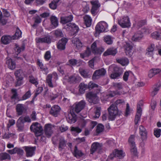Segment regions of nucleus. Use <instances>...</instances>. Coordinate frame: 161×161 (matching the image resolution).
<instances>
[{
	"instance_id": "25",
	"label": "nucleus",
	"mask_w": 161,
	"mask_h": 161,
	"mask_svg": "<svg viewBox=\"0 0 161 161\" xmlns=\"http://www.w3.org/2000/svg\"><path fill=\"white\" fill-rule=\"evenodd\" d=\"M72 42L76 46L78 49L81 48L82 46V43L78 38L76 37L73 38L72 40Z\"/></svg>"
},
{
	"instance_id": "33",
	"label": "nucleus",
	"mask_w": 161,
	"mask_h": 161,
	"mask_svg": "<svg viewBox=\"0 0 161 161\" xmlns=\"http://www.w3.org/2000/svg\"><path fill=\"white\" fill-rule=\"evenodd\" d=\"M59 1V0H53L49 4V7L51 9L53 10L57 8L58 3Z\"/></svg>"
},
{
	"instance_id": "8",
	"label": "nucleus",
	"mask_w": 161,
	"mask_h": 161,
	"mask_svg": "<svg viewBox=\"0 0 161 161\" xmlns=\"http://www.w3.org/2000/svg\"><path fill=\"white\" fill-rule=\"evenodd\" d=\"M118 22L119 25L123 28H128L130 26V19L128 16L124 17L120 20H119Z\"/></svg>"
},
{
	"instance_id": "62",
	"label": "nucleus",
	"mask_w": 161,
	"mask_h": 161,
	"mask_svg": "<svg viewBox=\"0 0 161 161\" xmlns=\"http://www.w3.org/2000/svg\"><path fill=\"white\" fill-rule=\"evenodd\" d=\"M54 34L57 37H63V34L61 30H57L55 31Z\"/></svg>"
},
{
	"instance_id": "50",
	"label": "nucleus",
	"mask_w": 161,
	"mask_h": 161,
	"mask_svg": "<svg viewBox=\"0 0 161 161\" xmlns=\"http://www.w3.org/2000/svg\"><path fill=\"white\" fill-rule=\"evenodd\" d=\"M0 22L3 25H5L7 22L6 17L3 16L1 11H0Z\"/></svg>"
},
{
	"instance_id": "63",
	"label": "nucleus",
	"mask_w": 161,
	"mask_h": 161,
	"mask_svg": "<svg viewBox=\"0 0 161 161\" xmlns=\"http://www.w3.org/2000/svg\"><path fill=\"white\" fill-rule=\"evenodd\" d=\"M68 62L71 66H75L77 65V60L75 59H69Z\"/></svg>"
},
{
	"instance_id": "32",
	"label": "nucleus",
	"mask_w": 161,
	"mask_h": 161,
	"mask_svg": "<svg viewBox=\"0 0 161 161\" xmlns=\"http://www.w3.org/2000/svg\"><path fill=\"white\" fill-rule=\"evenodd\" d=\"M99 147V143L98 142H94L91 146L90 149L91 153L93 154Z\"/></svg>"
},
{
	"instance_id": "56",
	"label": "nucleus",
	"mask_w": 161,
	"mask_h": 161,
	"mask_svg": "<svg viewBox=\"0 0 161 161\" xmlns=\"http://www.w3.org/2000/svg\"><path fill=\"white\" fill-rule=\"evenodd\" d=\"M96 131L97 132L100 133L102 132L104 129V126L101 124H98L97 127Z\"/></svg>"
},
{
	"instance_id": "2",
	"label": "nucleus",
	"mask_w": 161,
	"mask_h": 161,
	"mask_svg": "<svg viewBox=\"0 0 161 161\" xmlns=\"http://www.w3.org/2000/svg\"><path fill=\"white\" fill-rule=\"evenodd\" d=\"M30 129L35 133L36 136H41L43 133V129L42 126L37 122L33 123L31 126Z\"/></svg>"
},
{
	"instance_id": "31",
	"label": "nucleus",
	"mask_w": 161,
	"mask_h": 161,
	"mask_svg": "<svg viewBox=\"0 0 161 161\" xmlns=\"http://www.w3.org/2000/svg\"><path fill=\"white\" fill-rule=\"evenodd\" d=\"M24 105L21 104H18L16 106V110L19 115H21L25 110Z\"/></svg>"
},
{
	"instance_id": "5",
	"label": "nucleus",
	"mask_w": 161,
	"mask_h": 161,
	"mask_svg": "<svg viewBox=\"0 0 161 161\" xmlns=\"http://www.w3.org/2000/svg\"><path fill=\"white\" fill-rule=\"evenodd\" d=\"M86 105V103L84 100L76 102L73 105L74 107L73 110H74L76 113H78L84 108Z\"/></svg>"
},
{
	"instance_id": "55",
	"label": "nucleus",
	"mask_w": 161,
	"mask_h": 161,
	"mask_svg": "<svg viewBox=\"0 0 161 161\" xmlns=\"http://www.w3.org/2000/svg\"><path fill=\"white\" fill-rule=\"evenodd\" d=\"M146 21L145 20H142L139 21L137 23V29H138L145 25Z\"/></svg>"
},
{
	"instance_id": "38",
	"label": "nucleus",
	"mask_w": 161,
	"mask_h": 161,
	"mask_svg": "<svg viewBox=\"0 0 161 161\" xmlns=\"http://www.w3.org/2000/svg\"><path fill=\"white\" fill-rule=\"evenodd\" d=\"M79 72L81 75L85 78L89 77L91 75L89 74L87 71L83 69H79Z\"/></svg>"
},
{
	"instance_id": "4",
	"label": "nucleus",
	"mask_w": 161,
	"mask_h": 161,
	"mask_svg": "<svg viewBox=\"0 0 161 161\" xmlns=\"http://www.w3.org/2000/svg\"><path fill=\"white\" fill-rule=\"evenodd\" d=\"M86 97L88 99V101L91 103L96 104L99 102V99L97 94L94 93L89 92L86 94Z\"/></svg>"
},
{
	"instance_id": "9",
	"label": "nucleus",
	"mask_w": 161,
	"mask_h": 161,
	"mask_svg": "<svg viewBox=\"0 0 161 161\" xmlns=\"http://www.w3.org/2000/svg\"><path fill=\"white\" fill-rule=\"evenodd\" d=\"M106 73L105 69L103 68L96 70L93 73L92 78L93 80H96L100 77L104 76Z\"/></svg>"
},
{
	"instance_id": "58",
	"label": "nucleus",
	"mask_w": 161,
	"mask_h": 161,
	"mask_svg": "<svg viewBox=\"0 0 161 161\" xmlns=\"http://www.w3.org/2000/svg\"><path fill=\"white\" fill-rule=\"evenodd\" d=\"M154 48L155 45L153 44H151L148 46L147 49V51L148 52V53H152L154 50Z\"/></svg>"
},
{
	"instance_id": "36",
	"label": "nucleus",
	"mask_w": 161,
	"mask_h": 161,
	"mask_svg": "<svg viewBox=\"0 0 161 161\" xmlns=\"http://www.w3.org/2000/svg\"><path fill=\"white\" fill-rule=\"evenodd\" d=\"M1 40L3 43L7 44L9 43L11 41V38L9 36H5L1 38Z\"/></svg>"
},
{
	"instance_id": "10",
	"label": "nucleus",
	"mask_w": 161,
	"mask_h": 161,
	"mask_svg": "<svg viewBox=\"0 0 161 161\" xmlns=\"http://www.w3.org/2000/svg\"><path fill=\"white\" fill-rule=\"evenodd\" d=\"M67 141L63 136H60L58 139V149L59 151H62L66 147Z\"/></svg>"
},
{
	"instance_id": "12",
	"label": "nucleus",
	"mask_w": 161,
	"mask_h": 161,
	"mask_svg": "<svg viewBox=\"0 0 161 161\" xmlns=\"http://www.w3.org/2000/svg\"><path fill=\"white\" fill-rule=\"evenodd\" d=\"M60 110V108L59 106L55 105L51 108L49 113L53 116L56 117L59 114Z\"/></svg>"
},
{
	"instance_id": "49",
	"label": "nucleus",
	"mask_w": 161,
	"mask_h": 161,
	"mask_svg": "<svg viewBox=\"0 0 161 161\" xmlns=\"http://www.w3.org/2000/svg\"><path fill=\"white\" fill-rule=\"evenodd\" d=\"M31 94L30 90L27 92L19 101L25 100L30 97Z\"/></svg>"
},
{
	"instance_id": "28",
	"label": "nucleus",
	"mask_w": 161,
	"mask_h": 161,
	"mask_svg": "<svg viewBox=\"0 0 161 161\" xmlns=\"http://www.w3.org/2000/svg\"><path fill=\"white\" fill-rule=\"evenodd\" d=\"M160 86L161 85L159 82H158L154 86L153 90L152 92L151 93V95L152 97H154L157 94L160 89Z\"/></svg>"
},
{
	"instance_id": "37",
	"label": "nucleus",
	"mask_w": 161,
	"mask_h": 161,
	"mask_svg": "<svg viewBox=\"0 0 161 161\" xmlns=\"http://www.w3.org/2000/svg\"><path fill=\"white\" fill-rule=\"evenodd\" d=\"M51 23L55 27L58 25V18L55 16L52 15L50 17Z\"/></svg>"
},
{
	"instance_id": "11",
	"label": "nucleus",
	"mask_w": 161,
	"mask_h": 161,
	"mask_svg": "<svg viewBox=\"0 0 161 161\" xmlns=\"http://www.w3.org/2000/svg\"><path fill=\"white\" fill-rule=\"evenodd\" d=\"M27 157L32 156L34 154L36 150V147L25 146L24 147Z\"/></svg>"
},
{
	"instance_id": "42",
	"label": "nucleus",
	"mask_w": 161,
	"mask_h": 161,
	"mask_svg": "<svg viewBox=\"0 0 161 161\" xmlns=\"http://www.w3.org/2000/svg\"><path fill=\"white\" fill-rule=\"evenodd\" d=\"M142 112H141L140 111L138 110V111H137L135 119V125L137 124L139 121H140L142 115Z\"/></svg>"
},
{
	"instance_id": "22",
	"label": "nucleus",
	"mask_w": 161,
	"mask_h": 161,
	"mask_svg": "<svg viewBox=\"0 0 161 161\" xmlns=\"http://www.w3.org/2000/svg\"><path fill=\"white\" fill-rule=\"evenodd\" d=\"M6 64L8 65V67L11 69L13 70L16 67L15 63L12 61V59L10 58H7Z\"/></svg>"
},
{
	"instance_id": "24",
	"label": "nucleus",
	"mask_w": 161,
	"mask_h": 161,
	"mask_svg": "<svg viewBox=\"0 0 161 161\" xmlns=\"http://www.w3.org/2000/svg\"><path fill=\"white\" fill-rule=\"evenodd\" d=\"M25 49V45L24 44H23L20 47H19L18 45L15 44L14 50L15 51V53L17 55L21 52L24 51Z\"/></svg>"
},
{
	"instance_id": "35",
	"label": "nucleus",
	"mask_w": 161,
	"mask_h": 161,
	"mask_svg": "<svg viewBox=\"0 0 161 161\" xmlns=\"http://www.w3.org/2000/svg\"><path fill=\"white\" fill-rule=\"evenodd\" d=\"M117 61L118 63L121 64L123 66L127 65L129 63V60L126 58H122L120 59H117Z\"/></svg>"
},
{
	"instance_id": "1",
	"label": "nucleus",
	"mask_w": 161,
	"mask_h": 161,
	"mask_svg": "<svg viewBox=\"0 0 161 161\" xmlns=\"http://www.w3.org/2000/svg\"><path fill=\"white\" fill-rule=\"evenodd\" d=\"M108 110V119L110 120H114L117 116L121 114V112L119 111L117 107L114 104H111Z\"/></svg>"
},
{
	"instance_id": "45",
	"label": "nucleus",
	"mask_w": 161,
	"mask_h": 161,
	"mask_svg": "<svg viewBox=\"0 0 161 161\" xmlns=\"http://www.w3.org/2000/svg\"><path fill=\"white\" fill-rule=\"evenodd\" d=\"M104 40L105 42L108 44H111L113 43V41L111 36L107 35L105 36L104 38Z\"/></svg>"
},
{
	"instance_id": "19",
	"label": "nucleus",
	"mask_w": 161,
	"mask_h": 161,
	"mask_svg": "<svg viewBox=\"0 0 161 161\" xmlns=\"http://www.w3.org/2000/svg\"><path fill=\"white\" fill-rule=\"evenodd\" d=\"M44 132L46 136L48 138L51 136L53 133V130L51 125L49 124H46L45 125Z\"/></svg>"
},
{
	"instance_id": "47",
	"label": "nucleus",
	"mask_w": 161,
	"mask_h": 161,
	"mask_svg": "<svg viewBox=\"0 0 161 161\" xmlns=\"http://www.w3.org/2000/svg\"><path fill=\"white\" fill-rule=\"evenodd\" d=\"M90 3L92 5V7L96 8L98 9V8L100 6V4L97 1H92Z\"/></svg>"
},
{
	"instance_id": "26",
	"label": "nucleus",
	"mask_w": 161,
	"mask_h": 161,
	"mask_svg": "<svg viewBox=\"0 0 161 161\" xmlns=\"http://www.w3.org/2000/svg\"><path fill=\"white\" fill-rule=\"evenodd\" d=\"M143 37L142 33L139 31V32L135 34L132 36V40L133 41L136 42L141 40Z\"/></svg>"
},
{
	"instance_id": "57",
	"label": "nucleus",
	"mask_w": 161,
	"mask_h": 161,
	"mask_svg": "<svg viewBox=\"0 0 161 161\" xmlns=\"http://www.w3.org/2000/svg\"><path fill=\"white\" fill-rule=\"evenodd\" d=\"M104 50V49L102 47H100L99 48H97L93 53L95 54H100L103 53Z\"/></svg>"
},
{
	"instance_id": "48",
	"label": "nucleus",
	"mask_w": 161,
	"mask_h": 161,
	"mask_svg": "<svg viewBox=\"0 0 161 161\" xmlns=\"http://www.w3.org/2000/svg\"><path fill=\"white\" fill-rule=\"evenodd\" d=\"M0 158L2 160L6 159H10L11 157L9 154L7 153H2L0 154Z\"/></svg>"
},
{
	"instance_id": "3",
	"label": "nucleus",
	"mask_w": 161,
	"mask_h": 161,
	"mask_svg": "<svg viewBox=\"0 0 161 161\" xmlns=\"http://www.w3.org/2000/svg\"><path fill=\"white\" fill-rule=\"evenodd\" d=\"M125 156V153L123 152L122 150L116 149L113 151L112 153L108 157L107 161L109 160H112L114 157H117L119 158H123Z\"/></svg>"
},
{
	"instance_id": "53",
	"label": "nucleus",
	"mask_w": 161,
	"mask_h": 161,
	"mask_svg": "<svg viewBox=\"0 0 161 161\" xmlns=\"http://www.w3.org/2000/svg\"><path fill=\"white\" fill-rule=\"evenodd\" d=\"M101 108L100 107H97L96 108V110L95 112V115L94 117L96 118H98L100 115V110Z\"/></svg>"
},
{
	"instance_id": "52",
	"label": "nucleus",
	"mask_w": 161,
	"mask_h": 161,
	"mask_svg": "<svg viewBox=\"0 0 161 161\" xmlns=\"http://www.w3.org/2000/svg\"><path fill=\"white\" fill-rule=\"evenodd\" d=\"M161 130L160 129H154V134L155 136L158 138L160 137L161 135Z\"/></svg>"
},
{
	"instance_id": "27",
	"label": "nucleus",
	"mask_w": 161,
	"mask_h": 161,
	"mask_svg": "<svg viewBox=\"0 0 161 161\" xmlns=\"http://www.w3.org/2000/svg\"><path fill=\"white\" fill-rule=\"evenodd\" d=\"M79 92L80 94H83L85 93V90L88 88L87 85L84 83H81L79 86Z\"/></svg>"
},
{
	"instance_id": "20",
	"label": "nucleus",
	"mask_w": 161,
	"mask_h": 161,
	"mask_svg": "<svg viewBox=\"0 0 161 161\" xmlns=\"http://www.w3.org/2000/svg\"><path fill=\"white\" fill-rule=\"evenodd\" d=\"M22 119L19 118L18 119L16 123V126L18 128L17 130L19 131H23L24 129V122Z\"/></svg>"
},
{
	"instance_id": "17",
	"label": "nucleus",
	"mask_w": 161,
	"mask_h": 161,
	"mask_svg": "<svg viewBox=\"0 0 161 161\" xmlns=\"http://www.w3.org/2000/svg\"><path fill=\"white\" fill-rule=\"evenodd\" d=\"M140 134L143 140H146L147 138V131L144 127L141 125L139 126Z\"/></svg>"
},
{
	"instance_id": "15",
	"label": "nucleus",
	"mask_w": 161,
	"mask_h": 161,
	"mask_svg": "<svg viewBox=\"0 0 161 161\" xmlns=\"http://www.w3.org/2000/svg\"><path fill=\"white\" fill-rule=\"evenodd\" d=\"M124 47L125 48V52L126 55L130 57L131 56L133 52L132 46L129 43H126L124 45Z\"/></svg>"
},
{
	"instance_id": "59",
	"label": "nucleus",
	"mask_w": 161,
	"mask_h": 161,
	"mask_svg": "<svg viewBox=\"0 0 161 161\" xmlns=\"http://www.w3.org/2000/svg\"><path fill=\"white\" fill-rule=\"evenodd\" d=\"M130 151L131 153L134 155H137V152L136 148V146L133 147H130Z\"/></svg>"
},
{
	"instance_id": "46",
	"label": "nucleus",
	"mask_w": 161,
	"mask_h": 161,
	"mask_svg": "<svg viewBox=\"0 0 161 161\" xmlns=\"http://www.w3.org/2000/svg\"><path fill=\"white\" fill-rule=\"evenodd\" d=\"M14 74L16 78L23 77V73L22 70L20 69L16 70Z\"/></svg>"
},
{
	"instance_id": "64",
	"label": "nucleus",
	"mask_w": 161,
	"mask_h": 161,
	"mask_svg": "<svg viewBox=\"0 0 161 161\" xmlns=\"http://www.w3.org/2000/svg\"><path fill=\"white\" fill-rule=\"evenodd\" d=\"M98 85L95 83H93L91 82H90L88 85H87V88L89 90H91L94 87H98Z\"/></svg>"
},
{
	"instance_id": "34",
	"label": "nucleus",
	"mask_w": 161,
	"mask_h": 161,
	"mask_svg": "<svg viewBox=\"0 0 161 161\" xmlns=\"http://www.w3.org/2000/svg\"><path fill=\"white\" fill-rule=\"evenodd\" d=\"M152 37L154 39H161V30L158 31H155L151 34Z\"/></svg>"
},
{
	"instance_id": "51",
	"label": "nucleus",
	"mask_w": 161,
	"mask_h": 161,
	"mask_svg": "<svg viewBox=\"0 0 161 161\" xmlns=\"http://www.w3.org/2000/svg\"><path fill=\"white\" fill-rule=\"evenodd\" d=\"M29 80L30 82L34 84L36 86H37L38 82L37 81H36L34 77L32 75L29 76Z\"/></svg>"
},
{
	"instance_id": "60",
	"label": "nucleus",
	"mask_w": 161,
	"mask_h": 161,
	"mask_svg": "<svg viewBox=\"0 0 161 161\" xmlns=\"http://www.w3.org/2000/svg\"><path fill=\"white\" fill-rule=\"evenodd\" d=\"M121 76V75L113 72V73L111 74L110 77L111 79H119Z\"/></svg>"
},
{
	"instance_id": "18",
	"label": "nucleus",
	"mask_w": 161,
	"mask_h": 161,
	"mask_svg": "<svg viewBox=\"0 0 161 161\" xmlns=\"http://www.w3.org/2000/svg\"><path fill=\"white\" fill-rule=\"evenodd\" d=\"M117 53V50L116 48H110L108 49L103 54L104 56H107L111 55L114 56Z\"/></svg>"
},
{
	"instance_id": "41",
	"label": "nucleus",
	"mask_w": 161,
	"mask_h": 161,
	"mask_svg": "<svg viewBox=\"0 0 161 161\" xmlns=\"http://www.w3.org/2000/svg\"><path fill=\"white\" fill-rule=\"evenodd\" d=\"M67 25L69 28L70 27L71 28L75 33H77L78 31L79 28L78 26L76 25L74 23H69Z\"/></svg>"
},
{
	"instance_id": "44",
	"label": "nucleus",
	"mask_w": 161,
	"mask_h": 161,
	"mask_svg": "<svg viewBox=\"0 0 161 161\" xmlns=\"http://www.w3.org/2000/svg\"><path fill=\"white\" fill-rule=\"evenodd\" d=\"M52 76L51 75H48L46 79L47 82L48 86L51 87H53V85L52 84Z\"/></svg>"
},
{
	"instance_id": "6",
	"label": "nucleus",
	"mask_w": 161,
	"mask_h": 161,
	"mask_svg": "<svg viewBox=\"0 0 161 161\" xmlns=\"http://www.w3.org/2000/svg\"><path fill=\"white\" fill-rule=\"evenodd\" d=\"M64 79L70 83L75 84L79 82L81 80V78L79 75H74L70 76H65Z\"/></svg>"
},
{
	"instance_id": "54",
	"label": "nucleus",
	"mask_w": 161,
	"mask_h": 161,
	"mask_svg": "<svg viewBox=\"0 0 161 161\" xmlns=\"http://www.w3.org/2000/svg\"><path fill=\"white\" fill-rule=\"evenodd\" d=\"M16 81L15 83L16 86H20L22 84V80L23 77L16 78Z\"/></svg>"
},
{
	"instance_id": "29",
	"label": "nucleus",
	"mask_w": 161,
	"mask_h": 161,
	"mask_svg": "<svg viewBox=\"0 0 161 161\" xmlns=\"http://www.w3.org/2000/svg\"><path fill=\"white\" fill-rule=\"evenodd\" d=\"M37 64L39 67L41 71H43L46 74L48 73V71L47 68L45 66H44L42 63L41 62L40 60H39L37 61Z\"/></svg>"
},
{
	"instance_id": "39",
	"label": "nucleus",
	"mask_w": 161,
	"mask_h": 161,
	"mask_svg": "<svg viewBox=\"0 0 161 161\" xmlns=\"http://www.w3.org/2000/svg\"><path fill=\"white\" fill-rule=\"evenodd\" d=\"M113 72L117 73L120 75L123 74V71L122 68L118 66H115L113 68Z\"/></svg>"
},
{
	"instance_id": "23",
	"label": "nucleus",
	"mask_w": 161,
	"mask_h": 161,
	"mask_svg": "<svg viewBox=\"0 0 161 161\" xmlns=\"http://www.w3.org/2000/svg\"><path fill=\"white\" fill-rule=\"evenodd\" d=\"M73 154L74 156L76 158L81 157L84 155L81 150L78 149L77 146L75 147Z\"/></svg>"
},
{
	"instance_id": "30",
	"label": "nucleus",
	"mask_w": 161,
	"mask_h": 161,
	"mask_svg": "<svg viewBox=\"0 0 161 161\" xmlns=\"http://www.w3.org/2000/svg\"><path fill=\"white\" fill-rule=\"evenodd\" d=\"M85 23L87 27H89L91 25L92 19L88 15H86L83 17Z\"/></svg>"
},
{
	"instance_id": "40",
	"label": "nucleus",
	"mask_w": 161,
	"mask_h": 161,
	"mask_svg": "<svg viewBox=\"0 0 161 161\" xmlns=\"http://www.w3.org/2000/svg\"><path fill=\"white\" fill-rule=\"evenodd\" d=\"M135 136L133 135H131L128 140V142L130 147H133L135 146Z\"/></svg>"
},
{
	"instance_id": "16",
	"label": "nucleus",
	"mask_w": 161,
	"mask_h": 161,
	"mask_svg": "<svg viewBox=\"0 0 161 161\" xmlns=\"http://www.w3.org/2000/svg\"><path fill=\"white\" fill-rule=\"evenodd\" d=\"M67 42V39L65 38H63L60 40L57 44L58 48L60 50H64L65 49V45Z\"/></svg>"
},
{
	"instance_id": "43",
	"label": "nucleus",
	"mask_w": 161,
	"mask_h": 161,
	"mask_svg": "<svg viewBox=\"0 0 161 161\" xmlns=\"http://www.w3.org/2000/svg\"><path fill=\"white\" fill-rule=\"evenodd\" d=\"M90 53L91 52L90 50L87 48L84 53H80V57L81 58H85L88 57Z\"/></svg>"
},
{
	"instance_id": "61",
	"label": "nucleus",
	"mask_w": 161,
	"mask_h": 161,
	"mask_svg": "<svg viewBox=\"0 0 161 161\" xmlns=\"http://www.w3.org/2000/svg\"><path fill=\"white\" fill-rule=\"evenodd\" d=\"M11 92L13 93L12 96L11 97L12 99H16L18 95L17 93V90L16 89H13L11 90Z\"/></svg>"
},
{
	"instance_id": "21",
	"label": "nucleus",
	"mask_w": 161,
	"mask_h": 161,
	"mask_svg": "<svg viewBox=\"0 0 161 161\" xmlns=\"http://www.w3.org/2000/svg\"><path fill=\"white\" fill-rule=\"evenodd\" d=\"M73 18L72 15H70L68 16L62 17L60 19V22L62 24H65L73 20Z\"/></svg>"
},
{
	"instance_id": "13",
	"label": "nucleus",
	"mask_w": 161,
	"mask_h": 161,
	"mask_svg": "<svg viewBox=\"0 0 161 161\" xmlns=\"http://www.w3.org/2000/svg\"><path fill=\"white\" fill-rule=\"evenodd\" d=\"M66 118L68 123L73 124L76 121L77 117L76 115L72 111L68 114Z\"/></svg>"
},
{
	"instance_id": "14",
	"label": "nucleus",
	"mask_w": 161,
	"mask_h": 161,
	"mask_svg": "<svg viewBox=\"0 0 161 161\" xmlns=\"http://www.w3.org/2000/svg\"><path fill=\"white\" fill-rule=\"evenodd\" d=\"M37 43H50L51 42V38L49 36H47L43 38H37L36 39Z\"/></svg>"
},
{
	"instance_id": "7",
	"label": "nucleus",
	"mask_w": 161,
	"mask_h": 161,
	"mask_svg": "<svg viewBox=\"0 0 161 161\" xmlns=\"http://www.w3.org/2000/svg\"><path fill=\"white\" fill-rule=\"evenodd\" d=\"M108 27V25L104 21H101L98 23L96 25L95 27V30L96 32L100 33L105 31H107L106 29Z\"/></svg>"
}]
</instances>
